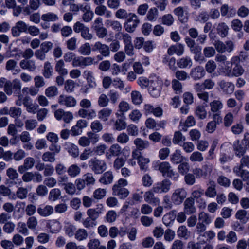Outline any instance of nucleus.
<instances>
[{
  "instance_id": "e433bc0d",
  "label": "nucleus",
  "mask_w": 249,
  "mask_h": 249,
  "mask_svg": "<svg viewBox=\"0 0 249 249\" xmlns=\"http://www.w3.org/2000/svg\"><path fill=\"white\" fill-rule=\"evenodd\" d=\"M112 110L108 108H104L98 112V118L103 121H107L112 113Z\"/></svg>"
},
{
  "instance_id": "393cba45",
  "label": "nucleus",
  "mask_w": 249,
  "mask_h": 249,
  "mask_svg": "<svg viewBox=\"0 0 249 249\" xmlns=\"http://www.w3.org/2000/svg\"><path fill=\"white\" fill-rule=\"evenodd\" d=\"M185 212L188 214L194 213L196 208L194 206V201L193 198H187L184 203Z\"/></svg>"
},
{
  "instance_id": "412c9836",
  "label": "nucleus",
  "mask_w": 249,
  "mask_h": 249,
  "mask_svg": "<svg viewBox=\"0 0 249 249\" xmlns=\"http://www.w3.org/2000/svg\"><path fill=\"white\" fill-rule=\"evenodd\" d=\"M177 66L180 69L191 68L193 65L192 59L188 56L179 58L177 62Z\"/></svg>"
},
{
  "instance_id": "6ab92c4d",
  "label": "nucleus",
  "mask_w": 249,
  "mask_h": 249,
  "mask_svg": "<svg viewBox=\"0 0 249 249\" xmlns=\"http://www.w3.org/2000/svg\"><path fill=\"white\" fill-rule=\"evenodd\" d=\"M220 11L222 16H226L228 18L233 17L236 13L235 8L229 7L227 4H224L221 6Z\"/></svg>"
},
{
  "instance_id": "ea45409f",
  "label": "nucleus",
  "mask_w": 249,
  "mask_h": 249,
  "mask_svg": "<svg viewBox=\"0 0 249 249\" xmlns=\"http://www.w3.org/2000/svg\"><path fill=\"white\" fill-rule=\"evenodd\" d=\"M174 13L176 15L179 20L182 23H185L188 20V18L184 14L183 8L182 7H178L174 10Z\"/></svg>"
},
{
  "instance_id": "0e129e2a",
  "label": "nucleus",
  "mask_w": 249,
  "mask_h": 249,
  "mask_svg": "<svg viewBox=\"0 0 249 249\" xmlns=\"http://www.w3.org/2000/svg\"><path fill=\"white\" fill-rule=\"evenodd\" d=\"M22 110L21 108L16 107H12L10 108V114L9 115L15 119H18L21 115Z\"/></svg>"
},
{
  "instance_id": "a18cd8bd",
  "label": "nucleus",
  "mask_w": 249,
  "mask_h": 249,
  "mask_svg": "<svg viewBox=\"0 0 249 249\" xmlns=\"http://www.w3.org/2000/svg\"><path fill=\"white\" fill-rule=\"evenodd\" d=\"M45 94L48 98L56 96L58 94V88L55 86H50L46 89Z\"/></svg>"
},
{
  "instance_id": "4468645a",
  "label": "nucleus",
  "mask_w": 249,
  "mask_h": 249,
  "mask_svg": "<svg viewBox=\"0 0 249 249\" xmlns=\"http://www.w3.org/2000/svg\"><path fill=\"white\" fill-rule=\"evenodd\" d=\"M184 52V46L181 43L171 46L167 50V53L169 55L176 54L178 56L182 55Z\"/></svg>"
},
{
  "instance_id": "bb28decb",
  "label": "nucleus",
  "mask_w": 249,
  "mask_h": 249,
  "mask_svg": "<svg viewBox=\"0 0 249 249\" xmlns=\"http://www.w3.org/2000/svg\"><path fill=\"white\" fill-rule=\"evenodd\" d=\"M184 157L181 155L180 150H176L170 156V161L173 164H178L183 161Z\"/></svg>"
},
{
  "instance_id": "774afa93",
  "label": "nucleus",
  "mask_w": 249,
  "mask_h": 249,
  "mask_svg": "<svg viewBox=\"0 0 249 249\" xmlns=\"http://www.w3.org/2000/svg\"><path fill=\"white\" fill-rule=\"evenodd\" d=\"M237 13L240 18H246L249 15V8L245 5H242L238 9Z\"/></svg>"
},
{
  "instance_id": "c756f323",
  "label": "nucleus",
  "mask_w": 249,
  "mask_h": 249,
  "mask_svg": "<svg viewBox=\"0 0 249 249\" xmlns=\"http://www.w3.org/2000/svg\"><path fill=\"white\" fill-rule=\"evenodd\" d=\"M229 27L224 22H221L216 27L217 33L221 37H225L228 34Z\"/></svg>"
},
{
  "instance_id": "0eeeda50",
  "label": "nucleus",
  "mask_w": 249,
  "mask_h": 249,
  "mask_svg": "<svg viewBox=\"0 0 249 249\" xmlns=\"http://www.w3.org/2000/svg\"><path fill=\"white\" fill-rule=\"evenodd\" d=\"M42 176L38 172H27L22 176V179L24 182H30L34 181L41 182L42 181Z\"/></svg>"
},
{
  "instance_id": "680f3d73",
  "label": "nucleus",
  "mask_w": 249,
  "mask_h": 249,
  "mask_svg": "<svg viewBox=\"0 0 249 249\" xmlns=\"http://www.w3.org/2000/svg\"><path fill=\"white\" fill-rule=\"evenodd\" d=\"M48 193V189L45 184L39 185L36 189V194L39 196H45Z\"/></svg>"
},
{
  "instance_id": "9d476101",
  "label": "nucleus",
  "mask_w": 249,
  "mask_h": 249,
  "mask_svg": "<svg viewBox=\"0 0 249 249\" xmlns=\"http://www.w3.org/2000/svg\"><path fill=\"white\" fill-rule=\"evenodd\" d=\"M27 29L28 25L24 21H19L12 28V35L14 37L19 36L21 33H27Z\"/></svg>"
},
{
  "instance_id": "39448f33",
  "label": "nucleus",
  "mask_w": 249,
  "mask_h": 249,
  "mask_svg": "<svg viewBox=\"0 0 249 249\" xmlns=\"http://www.w3.org/2000/svg\"><path fill=\"white\" fill-rule=\"evenodd\" d=\"M187 192L183 188L175 190L171 196L172 202L175 205L181 204L187 196Z\"/></svg>"
},
{
  "instance_id": "c03bdc74",
  "label": "nucleus",
  "mask_w": 249,
  "mask_h": 249,
  "mask_svg": "<svg viewBox=\"0 0 249 249\" xmlns=\"http://www.w3.org/2000/svg\"><path fill=\"white\" fill-rule=\"evenodd\" d=\"M131 99L135 105H140L142 102L143 98L141 93L137 90L132 91L131 93Z\"/></svg>"
},
{
  "instance_id": "a878e982",
  "label": "nucleus",
  "mask_w": 249,
  "mask_h": 249,
  "mask_svg": "<svg viewBox=\"0 0 249 249\" xmlns=\"http://www.w3.org/2000/svg\"><path fill=\"white\" fill-rule=\"evenodd\" d=\"M97 207V209H99V210H96L95 209H89L87 211L88 217L95 221L98 218L99 214L102 213V209L103 207L102 204L98 205Z\"/></svg>"
},
{
  "instance_id": "20e7f679",
  "label": "nucleus",
  "mask_w": 249,
  "mask_h": 249,
  "mask_svg": "<svg viewBox=\"0 0 249 249\" xmlns=\"http://www.w3.org/2000/svg\"><path fill=\"white\" fill-rule=\"evenodd\" d=\"M124 27L128 33L133 32L140 23L138 16L134 13H130V16L126 19Z\"/></svg>"
},
{
  "instance_id": "6e6d98bb",
  "label": "nucleus",
  "mask_w": 249,
  "mask_h": 249,
  "mask_svg": "<svg viewBox=\"0 0 249 249\" xmlns=\"http://www.w3.org/2000/svg\"><path fill=\"white\" fill-rule=\"evenodd\" d=\"M41 19L45 21H55L58 19V17L55 14L49 12L43 14L41 16Z\"/></svg>"
},
{
  "instance_id": "b1692460",
  "label": "nucleus",
  "mask_w": 249,
  "mask_h": 249,
  "mask_svg": "<svg viewBox=\"0 0 249 249\" xmlns=\"http://www.w3.org/2000/svg\"><path fill=\"white\" fill-rule=\"evenodd\" d=\"M95 13L99 16L105 15L107 18H109L111 17V13L107 10V7L103 4L97 5L95 8Z\"/></svg>"
},
{
  "instance_id": "69168bd1",
  "label": "nucleus",
  "mask_w": 249,
  "mask_h": 249,
  "mask_svg": "<svg viewBox=\"0 0 249 249\" xmlns=\"http://www.w3.org/2000/svg\"><path fill=\"white\" fill-rule=\"evenodd\" d=\"M213 45L215 47V49L216 50L217 52L219 53H222L226 52V49H225V43L222 41L217 40H215L213 43Z\"/></svg>"
},
{
  "instance_id": "338daca9",
  "label": "nucleus",
  "mask_w": 249,
  "mask_h": 249,
  "mask_svg": "<svg viewBox=\"0 0 249 249\" xmlns=\"http://www.w3.org/2000/svg\"><path fill=\"white\" fill-rule=\"evenodd\" d=\"M90 128L94 133H98L103 129V125L99 120H94L90 124Z\"/></svg>"
},
{
  "instance_id": "8fccbe9b",
  "label": "nucleus",
  "mask_w": 249,
  "mask_h": 249,
  "mask_svg": "<svg viewBox=\"0 0 249 249\" xmlns=\"http://www.w3.org/2000/svg\"><path fill=\"white\" fill-rule=\"evenodd\" d=\"M91 47L89 43H85L78 49L79 53L83 55H89L91 53Z\"/></svg>"
},
{
  "instance_id": "4be33fe9",
  "label": "nucleus",
  "mask_w": 249,
  "mask_h": 249,
  "mask_svg": "<svg viewBox=\"0 0 249 249\" xmlns=\"http://www.w3.org/2000/svg\"><path fill=\"white\" fill-rule=\"evenodd\" d=\"M114 176L112 172L108 171L105 172L100 178L99 181L104 185H108L112 183Z\"/></svg>"
},
{
  "instance_id": "a19ab883",
  "label": "nucleus",
  "mask_w": 249,
  "mask_h": 249,
  "mask_svg": "<svg viewBox=\"0 0 249 249\" xmlns=\"http://www.w3.org/2000/svg\"><path fill=\"white\" fill-rule=\"evenodd\" d=\"M198 223H202L205 225H209L212 222L211 216L208 213H207L204 212H201L199 213L198 215Z\"/></svg>"
},
{
  "instance_id": "bf43d9fd",
  "label": "nucleus",
  "mask_w": 249,
  "mask_h": 249,
  "mask_svg": "<svg viewBox=\"0 0 249 249\" xmlns=\"http://www.w3.org/2000/svg\"><path fill=\"white\" fill-rule=\"evenodd\" d=\"M190 160L192 162H202L203 160V157L201 153L198 151L193 152L190 156Z\"/></svg>"
},
{
  "instance_id": "c9c22d12",
  "label": "nucleus",
  "mask_w": 249,
  "mask_h": 249,
  "mask_svg": "<svg viewBox=\"0 0 249 249\" xmlns=\"http://www.w3.org/2000/svg\"><path fill=\"white\" fill-rule=\"evenodd\" d=\"M176 212V211L173 210L163 216L162 217V221L166 226H170L173 222L175 218Z\"/></svg>"
},
{
  "instance_id": "3c124183",
  "label": "nucleus",
  "mask_w": 249,
  "mask_h": 249,
  "mask_svg": "<svg viewBox=\"0 0 249 249\" xmlns=\"http://www.w3.org/2000/svg\"><path fill=\"white\" fill-rule=\"evenodd\" d=\"M233 147L235 151V155L237 156L241 157L243 155L245 151L244 148L240 144V142L239 140L234 142Z\"/></svg>"
},
{
  "instance_id": "052dcab7",
  "label": "nucleus",
  "mask_w": 249,
  "mask_h": 249,
  "mask_svg": "<svg viewBox=\"0 0 249 249\" xmlns=\"http://www.w3.org/2000/svg\"><path fill=\"white\" fill-rule=\"evenodd\" d=\"M215 60L218 63L219 66L230 64V62L227 61V56L221 53H218L216 55Z\"/></svg>"
},
{
  "instance_id": "6e6552de",
  "label": "nucleus",
  "mask_w": 249,
  "mask_h": 249,
  "mask_svg": "<svg viewBox=\"0 0 249 249\" xmlns=\"http://www.w3.org/2000/svg\"><path fill=\"white\" fill-rule=\"evenodd\" d=\"M58 103L68 107H75L76 105V100L71 96L64 94L60 95L58 98Z\"/></svg>"
},
{
  "instance_id": "f8f14e48",
  "label": "nucleus",
  "mask_w": 249,
  "mask_h": 249,
  "mask_svg": "<svg viewBox=\"0 0 249 249\" xmlns=\"http://www.w3.org/2000/svg\"><path fill=\"white\" fill-rule=\"evenodd\" d=\"M205 74V71L203 67L197 66L191 70L190 76L195 81H197L203 78Z\"/></svg>"
},
{
  "instance_id": "f704fd0d",
  "label": "nucleus",
  "mask_w": 249,
  "mask_h": 249,
  "mask_svg": "<svg viewBox=\"0 0 249 249\" xmlns=\"http://www.w3.org/2000/svg\"><path fill=\"white\" fill-rule=\"evenodd\" d=\"M55 70L61 75H66L68 74V70L65 68L64 61L60 59L56 62Z\"/></svg>"
},
{
  "instance_id": "aec40b11",
  "label": "nucleus",
  "mask_w": 249,
  "mask_h": 249,
  "mask_svg": "<svg viewBox=\"0 0 249 249\" xmlns=\"http://www.w3.org/2000/svg\"><path fill=\"white\" fill-rule=\"evenodd\" d=\"M19 66L22 69L29 71H34L36 69L35 62L32 60L23 59L20 61Z\"/></svg>"
},
{
  "instance_id": "ddd939ff",
  "label": "nucleus",
  "mask_w": 249,
  "mask_h": 249,
  "mask_svg": "<svg viewBox=\"0 0 249 249\" xmlns=\"http://www.w3.org/2000/svg\"><path fill=\"white\" fill-rule=\"evenodd\" d=\"M160 83L158 81H150L148 91L153 97H158L160 95L161 90Z\"/></svg>"
},
{
  "instance_id": "f03ea898",
  "label": "nucleus",
  "mask_w": 249,
  "mask_h": 249,
  "mask_svg": "<svg viewBox=\"0 0 249 249\" xmlns=\"http://www.w3.org/2000/svg\"><path fill=\"white\" fill-rule=\"evenodd\" d=\"M89 165L95 174H101L107 168L106 161L97 158L91 159L89 162Z\"/></svg>"
},
{
  "instance_id": "5701e85b",
  "label": "nucleus",
  "mask_w": 249,
  "mask_h": 249,
  "mask_svg": "<svg viewBox=\"0 0 249 249\" xmlns=\"http://www.w3.org/2000/svg\"><path fill=\"white\" fill-rule=\"evenodd\" d=\"M5 69L7 71H13L14 75L19 73L21 70L17 66V62L13 59H10L8 60L5 65Z\"/></svg>"
},
{
  "instance_id": "72a5a7b5",
  "label": "nucleus",
  "mask_w": 249,
  "mask_h": 249,
  "mask_svg": "<svg viewBox=\"0 0 249 249\" xmlns=\"http://www.w3.org/2000/svg\"><path fill=\"white\" fill-rule=\"evenodd\" d=\"M190 232L185 226H180L177 230V235L179 238L188 239L190 237Z\"/></svg>"
},
{
  "instance_id": "9b49d317",
  "label": "nucleus",
  "mask_w": 249,
  "mask_h": 249,
  "mask_svg": "<svg viewBox=\"0 0 249 249\" xmlns=\"http://www.w3.org/2000/svg\"><path fill=\"white\" fill-rule=\"evenodd\" d=\"M154 193L153 188L150 190L145 192L143 195V198L144 201L148 204L156 206L160 204V201L159 198L154 195Z\"/></svg>"
},
{
  "instance_id": "58836bf2",
  "label": "nucleus",
  "mask_w": 249,
  "mask_h": 249,
  "mask_svg": "<svg viewBox=\"0 0 249 249\" xmlns=\"http://www.w3.org/2000/svg\"><path fill=\"white\" fill-rule=\"evenodd\" d=\"M53 70L51 63L47 61L44 63L42 74L46 78H50L53 75Z\"/></svg>"
},
{
  "instance_id": "7ed1b4c3",
  "label": "nucleus",
  "mask_w": 249,
  "mask_h": 249,
  "mask_svg": "<svg viewBox=\"0 0 249 249\" xmlns=\"http://www.w3.org/2000/svg\"><path fill=\"white\" fill-rule=\"evenodd\" d=\"M158 170L162 173L163 176H166L169 178H173L174 180H177L179 177L178 173L172 169V167L170 163L167 161L160 163L158 165Z\"/></svg>"
},
{
  "instance_id": "4c0bfd02",
  "label": "nucleus",
  "mask_w": 249,
  "mask_h": 249,
  "mask_svg": "<svg viewBox=\"0 0 249 249\" xmlns=\"http://www.w3.org/2000/svg\"><path fill=\"white\" fill-rule=\"evenodd\" d=\"M134 143L137 149L142 151L147 148L149 146V142L147 141H143L141 138H137L134 141Z\"/></svg>"
},
{
  "instance_id": "e2e57ef3",
  "label": "nucleus",
  "mask_w": 249,
  "mask_h": 249,
  "mask_svg": "<svg viewBox=\"0 0 249 249\" xmlns=\"http://www.w3.org/2000/svg\"><path fill=\"white\" fill-rule=\"evenodd\" d=\"M195 114L200 119H204L207 116V111L205 107L201 106H197L196 107Z\"/></svg>"
},
{
  "instance_id": "de8ad7c7",
  "label": "nucleus",
  "mask_w": 249,
  "mask_h": 249,
  "mask_svg": "<svg viewBox=\"0 0 249 249\" xmlns=\"http://www.w3.org/2000/svg\"><path fill=\"white\" fill-rule=\"evenodd\" d=\"M84 74L88 81L89 87L93 88L96 86L94 81V78L93 75V72L90 71H85Z\"/></svg>"
},
{
  "instance_id": "37998d69",
  "label": "nucleus",
  "mask_w": 249,
  "mask_h": 249,
  "mask_svg": "<svg viewBox=\"0 0 249 249\" xmlns=\"http://www.w3.org/2000/svg\"><path fill=\"white\" fill-rule=\"evenodd\" d=\"M74 236L76 240L81 241L87 238L88 233L85 229L80 228L76 231Z\"/></svg>"
},
{
  "instance_id": "79ce46f5",
  "label": "nucleus",
  "mask_w": 249,
  "mask_h": 249,
  "mask_svg": "<svg viewBox=\"0 0 249 249\" xmlns=\"http://www.w3.org/2000/svg\"><path fill=\"white\" fill-rule=\"evenodd\" d=\"M61 194V191L59 189H53L49 192L48 199L51 201H55L59 199Z\"/></svg>"
},
{
  "instance_id": "cd10ccee",
  "label": "nucleus",
  "mask_w": 249,
  "mask_h": 249,
  "mask_svg": "<svg viewBox=\"0 0 249 249\" xmlns=\"http://www.w3.org/2000/svg\"><path fill=\"white\" fill-rule=\"evenodd\" d=\"M105 24L107 27L111 28L117 32H120L122 29L121 24L117 20L107 19L106 20Z\"/></svg>"
},
{
  "instance_id": "5fc2aeb1",
  "label": "nucleus",
  "mask_w": 249,
  "mask_h": 249,
  "mask_svg": "<svg viewBox=\"0 0 249 249\" xmlns=\"http://www.w3.org/2000/svg\"><path fill=\"white\" fill-rule=\"evenodd\" d=\"M28 193V191L27 188L20 187L17 189L16 195L18 198L22 200L27 198Z\"/></svg>"
},
{
  "instance_id": "09e8293b",
  "label": "nucleus",
  "mask_w": 249,
  "mask_h": 249,
  "mask_svg": "<svg viewBox=\"0 0 249 249\" xmlns=\"http://www.w3.org/2000/svg\"><path fill=\"white\" fill-rule=\"evenodd\" d=\"M42 159L44 162L53 163L56 160L55 155L53 153L47 151L44 152L42 155Z\"/></svg>"
},
{
  "instance_id": "603ef678",
  "label": "nucleus",
  "mask_w": 249,
  "mask_h": 249,
  "mask_svg": "<svg viewBox=\"0 0 249 249\" xmlns=\"http://www.w3.org/2000/svg\"><path fill=\"white\" fill-rule=\"evenodd\" d=\"M76 230V227L71 223H67L64 226L65 233L70 237L74 235Z\"/></svg>"
},
{
  "instance_id": "dca6fc26",
  "label": "nucleus",
  "mask_w": 249,
  "mask_h": 249,
  "mask_svg": "<svg viewBox=\"0 0 249 249\" xmlns=\"http://www.w3.org/2000/svg\"><path fill=\"white\" fill-rule=\"evenodd\" d=\"M38 214L41 217H48L53 213L54 209L53 206L46 205L44 206H39L37 209Z\"/></svg>"
},
{
  "instance_id": "f257e3e1",
  "label": "nucleus",
  "mask_w": 249,
  "mask_h": 249,
  "mask_svg": "<svg viewBox=\"0 0 249 249\" xmlns=\"http://www.w3.org/2000/svg\"><path fill=\"white\" fill-rule=\"evenodd\" d=\"M128 184L127 181L124 178L118 180L117 182L112 186V194L118 196L121 199L126 198L129 195V192L124 187Z\"/></svg>"
},
{
  "instance_id": "c85d7f7f",
  "label": "nucleus",
  "mask_w": 249,
  "mask_h": 249,
  "mask_svg": "<svg viewBox=\"0 0 249 249\" xmlns=\"http://www.w3.org/2000/svg\"><path fill=\"white\" fill-rule=\"evenodd\" d=\"M159 16V11L156 7H152L147 11L146 19L150 22L156 21Z\"/></svg>"
},
{
  "instance_id": "423d86ee",
  "label": "nucleus",
  "mask_w": 249,
  "mask_h": 249,
  "mask_svg": "<svg viewBox=\"0 0 249 249\" xmlns=\"http://www.w3.org/2000/svg\"><path fill=\"white\" fill-rule=\"evenodd\" d=\"M171 185L170 181L165 179L161 182L156 183L152 188L155 193H166L170 190Z\"/></svg>"
},
{
  "instance_id": "1a4fd4ad",
  "label": "nucleus",
  "mask_w": 249,
  "mask_h": 249,
  "mask_svg": "<svg viewBox=\"0 0 249 249\" xmlns=\"http://www.w3.org/2000/svg\"><path fill=\"white\" fill-rule=\"evenodd\" d=\"M92 50L93 52L98 51L104 57H107L110 55L109 47L100 41H97L93 45Z\"/></svg>"
},
{
  "instance_id": "2eb2a0df",
  "label": "nucleus",
  "mask_w": 249,
  "mask_h": 249,
  "mask_svg": "<svg viewBox=\"0 0 249 249\" xmlns=\"http://www.w3.org/2000/svg\"><path fill=\"white\" fill-rule=\"evenodd\" d=\"M77 113L80 117L88 120L92 119L96 116V111L93 109L80 108Z\"/></svg>"
},
{
  "instance_id": "a211bd4d",
  "label": "nucleus",
  "mask_w": 249,
  "mask_h": 249,
  "mask_svg": "<svg viewBox=\"0 0 249 249\" xmlns=\"http://www.w3.org/2000/svg\"><path fill=\"white\" fill-rule=\"evenodd\" d=\"M219 86L222 91L227 94H231L234 90V85L231 82L221 81Z\"/></svg>"
},
{
  "instance_id": "7c9ffc66",
  "label": "nucleus",
  "mask_w": 249,
  "mask_h": 249,
  "mask_svg": "<svg viewBox=\"0 0 249 249\" xmlns=\"http://www.w3.org/2000/svg\"><path fill=\"white\" fill-rule=\"evenodd\" d=\"M119 109L116 113V116L117 117L123 115L124 114L130 109L129 104L125 101H121L118 106Z\"/></svg>"
},
{
  "instance_id": "13d9d810",
  "label": "nucleus",
  "mask_w": 249,
  "mask_h": 249,
  "mask_svg": "<svg viewBox=\"0 0 249 249\" xmlns=\"http://www.w3.org/2000/svg\"><path fill=\"white\" fill-rule=\"evenodd\" d=\"M116 18L120 19H126L130 16V13H128L127 11L124 9H118L115 14Z\"/></svg>"
},
{
  "instance_id": "49530a36",
  "label": "nucleus",
  "mask_w": 249,
  "mask_h": 249,
  "mask_svg": "<svg viewBox=\"0 0 249 249\" xmlns=\"http://www.w3.org/2000/svg\"><path fill=\"white\" fill-rule=\"evenodd\" d=\"M186 138L179 131H176L173 138V142L175 144H179L185 142Z\"/></svg>"
},
{
  "instance_id": "2f4dec72",
  "label": "nucleus",
  "mask_w": 249,
  "mask_h": 249,
  "mask_svg": "<svg viewBox=\"0 0 249 249\" xmlns=\"http://www.w3.org/2000/svg\"><path fill=\"white\" fill-rule=\"evenodd\" d=\"M66 146V149L71 156L73 158H76L78 156L79 154V151L77 146L73 143L69 142L67 143Z\"/></svg>"
},
{
  "instance_id": "473e14b6",
  "label": "nucleus",
  "mask_w": 249,
  "mask_h": 249,
  "mask_svg": "<svg viewBox=\"0 0 249 249\" xmlns=\"http://www.w3.org/2000/svg\"><path fill=\"white\" fill-rule=\"evenodd\" d=\"M81 172V168L76 164L70 165L68 169V175L71 178H74L78 176Z\"/></svg>"
},
{
  "instance_id": "f3484780",
  "label": "nucleus",
  "mask_w": 249,
  "mask_h": 249,
  "mask_svg": "<svg viewBox=\"0 0 249 249\" xmlns=\"http://www.w3.org/2000/svg\"><path fill=\"white\" fill-rule=\"evenodd\" d=\"M208 187L205 192V195L209 198H214L217 195L216 183L212 180H210L207 184Z\"/></svg>"
},
{
  "instance_id": "4d7b16f0",
  "label": "nucleus",
  "mask_w": 249,
  "mask_h": 249,
  "mask_svg": "<svg viewBox=\"0 0 249 249\" xmlns=\"http://www.w3.org/2000/svg\"><path fill=\"white\" fill-rule=\"evenodd\" d=\"M150 160L148 158H144V157H141L139 160L138 161V164L140 167L141 170L143 171H146L148 169V163Z\"/></svg>"
},
{
  "instance_id": "864d4df0",
  "label": "nucleus",
  "mask_w": 249,
  "mask_h": 249,
  "mask_svg": "<svg viewBox=\"0 0 249 249\" xmlns=\"http://www.w3.org/2000/svg\"><path fill=\"white\" fill-rule=\"evenodd\" d=\"M126 125V123L124 119H117L115 122L114 128L116 130L121 131L125 129Z\"/></svg>"
}]
</instances>
